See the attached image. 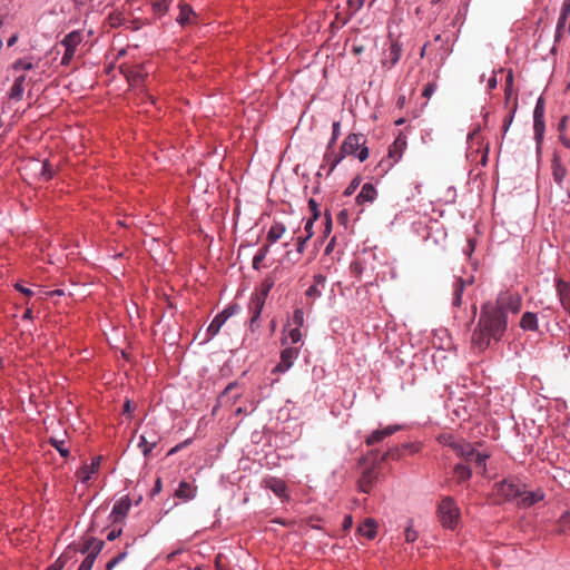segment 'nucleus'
<instances>
[{
	"label": "nucleus",
	"instance_id": "nucleus-6",
	"mask_svg": "<svg viewBox=\"0 0 570 570\" xmlns=\"http://www.w3.org/2000/svg\"><path fill=\"white\" fill-rule=\"evenodd\" d=\"M406 148V137L400 134L389 148V155L386 159L380 163V167L383 173L389 171L403 156Z\"/></svg>",
	"mask_w": 570,
	"mask_h": 570
},
{
	"label": "nucleus",
	"instance_id": "nucleus-21",
	"mask_svg": "<svg viewBox=\"0 0 570 570\" xmlns=\"http://www.w3.org/2000/svg\"><path fill=\"white\" fill-rule=\"evenodd\" d=\"M491 341H493V337L478 324L472 334L473 346L479 351H484L490 346Z\"/></svg>",
	"mask_w": 570,
	"mask_h": 570
},
{
	"label": "nucleus",
	"instance_id": "nucleus-32",
	"mask_svg": "<svg viewBox=\"0 0 570 570\" xmlns=\"http://www.w3.org/2000/svg\"><path fill=\"white\" fill-rule=\"evenodd\" d=\"M285 232L286 227L283 223L274 222L267 232V240L274 244L282 238Z\"/></svg>",
	"mask_w": 570,
	"mask_h": 570
},
{
	"label": "nucleus",
	"instance_id": "nucleus-26",
	"mask_svg": "<svg viewBox=\"0 0 570 570\" xmlns=\"http://www.w3.org/2000/svg\"><path fill=\"white\" fill-rule=\"evenodd\" d=\"M104 541L98 540L96 538H89L86 540L85 544L81 548V553H87V557H92L95 560L96 557L100 553L104 548Z\"/></svg>",
	"mask_w": 570,
	"mask_h": 570
},
{
	"label": "nucleus",
	"instance_id": "nucleus-51",
	"mask_svg": "<svg viewBox=\"0 0 570 570\" xmlns=\"http://www.w3.org/2000/svg\"><path fill=\"white\" fill-rule=\"evenodd\" d=\"M363 0H348L350 16H354L363 7Z\"/></svg>",
	"mask_w": 570,
	"mask_h": 570
},
{
	"label": "nucleus",
	"instance_id": "nucleus-11",
	"mask_svg": "<svg viewBox=\"0 0 570 570\" xmlns=\"http://www.w3.org/2000/svg\"><path fill=\"white\" fill-rule=\"evenodd\" d=\"M380 475L381 471L376 465L366 468L358 479V490L363 493H370L379 481Z\"/></svg>",
	"mask_w": 570,
	"mask_h": 570
},
{
	"label": "nucleus",
	"instance_id": "nucleus-1",
	"mask_svg": "<svg viewBox=\"0 0 570 570\" xmlns=\"http://www.w3.org/2000/svg\"><path fill=\"white\" fill-rule=\"evenodd\" d=\"M478 323L495 342L502 338L508 327L507 315L502 314V312H497L491 304H484L482 306Z\"/></svg>",
	"mask_w": 570,
	"mask_h": 570
},
{
	"label": "nucleus",
	"instance_id": "nucleus-12",
	"mask_svg": "<svg viewBox=\"0 0 570 570\" xmlns=\"http://www.w3.org/2000/svg\"><path fill=\"white\" fill-rule=\"evenodd\" d=\"M299 355V348L293 347V346H285L279 356L278 364L275 365L273 368V373H285L287 372L294 364V362L297 360Z\"/></svg>",
	"mask_w": 570,
	"mask_h": 570
},
{
	"label": "nucleus",
	"instance_id": "nucleus-38",
	"mask_svg": "<svg viewBox=\"0 0 570 570\" xmlns=\"http://www.w3.org/2000/svg\"><path fill=\"white\" fill-rule=\"evenodd\" d=\"M340 135H341V124H340V121H334L333 126H332V136L327 142L326 149H328V150L333 149Z\"/></svg>",
	"mask_w": 570,
	"mask_h": 570
},
{
	"label": "nucleus",
	"instance_id": "nucleus-35",
	"mask_svg": "<svg viewBox=\"0 0 570 570\" xmlns=\"http://www.w3.org/2000/svg\"><path fill=\"white\" fill-rule=\"evenodd\" d=\"M81 40H82L81 33L79 31H72L63 38V40L61 41V45L65 48H70V49L76 50L78 45L81 42Z\"/></svg>",
	"mask_w": 570,
	"mask_h": 570
},
{
	"label": "nucleus",
	"instance_id": "nucleus-61",
	"mask_svg": "<svg viewBox=\"0 0 570 570\" xmlns=\"http://www.w3.org/2000/svg\"><path fill=\"white\" fill-rule=\"evenodd\" d=\"M309 238H306V236H298L297 237V244H296V250L298 254H302L305 249V244Z\"/></svg>",
	"mask_w": 570,
	"mask_h": 570
},
{
	"label": "nucleus",
	"instance_id": "nucleus-17",
	"mask_svg": "<svg viewBox=\"0 0 570 570\" xmlns=\"http://www.w3.org/2000/svg\"><path fill=\"white\" fill-rule=\"evenodd\" d=\"M264 487L271 490L276 497H278L283 501L289 499L287 494V485L285 481L282 479L269 476L264 480Z\"/></svg>",
	"mask_w": 570,
	"mask_h": 570
},
{
	"label": "nucleus",
	"instance_id": "nucleus-34",
	"mask_svg": "<svg viewBox=\"0 0 570 570\" xmlns=\"http://www.w3.org/2000/svg\"><path fill=\"white\" fill-rule=\"evenodd\" d=\"M26 81V76H19L16 78L11 89H10V98L14 100H20L23 92V83Z\"/></svg>",
	"mask_w": 570,
	"mask_h": 570
},
{
	"label": "nucleus",
	"instance_id": "nucleus-3",
	"mask_svg": "<svg viewBox=\"0 0 570 570\" xmlns=\"http://www.w3.org/2000/svg\"><path fill=\"white\" fill-rule=\"evenodd\" d=\"M441 524L446 529H455L460 520V510L451 497L444 498L438 508Z\"/></svg>",
	"mask_w": 570,
	"mask_h": 570
},
{
	"label": "nucleus",
	"instance_id": "nucleus-18",
	"mask_svg": "<svg viewBox=\"0 0 570 570\" xmlns=\"http://www.w3.org/2000/svg\"><path fill=\"white\" fill-rule=\"evenodd\" d=\"M326 277L323 274H316L313 276V284L305 291L306 298L311 299L312 303L323 295L325 289Z\"/></svg>",
	"mask_w": 570,
	"mask_h": 570
},
{
	"label": "nucleus",
	"instance_id": "nucleus-42",
	"mask_svg": "<svg viewBox=\"0 0 570 570\" xmlns=\"http://www.w3.org/2000/svg\"><path fill=\"white\" fill-rule=\"evenodd\" d=\"M488 458H489L488 453H481V452H476L475 451V454L472 456V461L471 462H474L476 468H480L483 471H485V465H487Z\"/></svg>",
	"mask_w": 570,
	"mask_h": 570
},
{
	"label": "nucleus",
	"instance_id": "nucleus-64",
	"mask_svg": "<svg viewBox=\"0 0 570 570\" xmlns=\"http://www.w3.org/2000/svg\"><path fill=\"white\" fill-rule=\"evenodd\" d=\"M14 287H16V289H17V291H19L20 293H22V294H23V295H26V296H31V295H33V292H32L30 288H27V287H24V286L20 285L19 283H17V284L14 285Z\"/></svg>",
	"mask_w": 570,
	"mask_h": 570
},
{
	"label": "nucleus",
	"instance_id": "nucleus-52",
	"mask_svg": "<svg viewBox=\"0 0 570 570\" xmlns=\"http://www.w3.org/2000/svg\"><path fill=\"white\" fill-rule=\"evenodd\" d=\"M436 88H438L436 82H429L424 87L422 96L425 98H431V96L435 92Z\"/></svg>",
	"mask_w": 570,
	"mask_h": 570
},
{
	"label": "nucleus",
	"instance_id": "nucleus-55",
	"mask_svg": "<svg viewBox=\"0 0 570 570\" xmlns=\"http://www.w3.org/2000/svg\"><path fill=\"white\" fill-rule=\"evenodd\" d=\"M559 523L562 527L561 532L564 531V528L570 527V512H563L559 518Z\"/></svg>",
	"mask_w": 570,
	"mask_h": 570
},
{
	"label": "nucleus",
	"instance_id": "nucleus-36",
	"mask_svg": "<svg viewBox=\"0 0 570 570\" xmlns=\"http://www.w3.org/2000/svg\"><path fill=\"white\" fill-rule=\"evenodd\" d=\"M454 475L459 482H465L471 478L472 470L466 464L458 463L454 466Z\"/></svg>",
	"mask_w": 570,
	"mask_h": 570
},
{
	"label": "nucleus",
	"instance_id": "nucleus-24",
	"mask_svg": "<svg viewBox=\"0 0 570 570\" xmlns=\"http://www.w3.org/2000/svg\"><path fill=\"white\" fill-rule=\"evenodd\" d=\"M101 462V456H97L92 459L91 463L89 465H83L77 471L78 479L81 482H88L91 479V475L95 474Z\"/></svg>",
	"mask_w": 570,
	"mask_h": 570
},
{
	"label": "nucleus",
	"instance_id": "nucleus-22",
	"mask_svg": "<svg viewBox=\"0 0 570 570\" xmlns=\"http://www.w3.org/2000/svg\"><path fill=\"white\" fill-rule=\"evenodd\" d=\"M472 279H463L461 277H455L452 284V298L451 304L453 307H460L462 304V295L466 287V285H471Z\"/></svg>",
	"mask_w": 570,
	"mask_h": 570
},
{
	"label": "nucleus",
	"instance_id": "nucleus-45",
	"mask_svg": "<svg viewBox=\"0 0 570 570\" xmlns=\"http://www.w3.org/2000/svg\"><path fill=\"white\" fill-rule=\"evenodd\" d=\"M240 312V306L238 304H232L227 306L225 309H223L219 314L226 317V321L238 314Z\"/></svg>",
	"mask_w": 570,
	"mask_h": 570
},
{
	"label": "nucleus",
	"instance_id": "nucleus-31",
	"mask_svg": "<svg viewBox=\"0 0 570 570\" xmlns=\"http://www.w3.org/2000/svg\"><path fill=\"white\" fill-rule=\"evenodd\" d=\"M226 322V317L220 315L219 313L213 318V321L210 322V324L208 325L207 330H206V335H207V340H212L213 337H215L222 326L225 324Z\"/></svg>",
	"mask_w": 570,
	"mask_h": 570
},
{
	"label": "nucleus",
	"instance_id": "nucleus-9",
	"mask_svg": "<svg viewBox=\"0 0 570 570\" xmlns=\"http://www.w3.org/2000/svg\"><path fill=\"white\" fill-rule=\"evenodd\" d=\"M267 296V292L264 293H254L250 296L249 303H248V312H249V328L250 331H255L258 325V318L262 315V311L265 305V299Z\"/></svg>",
	"mask_w": 570,
	"mask_h": 570
},
{
	"label": "nucleus",
	"instance_id": "nucleus-2",
	"mask_svg": "<svg viewBox=\"0 0 570 570\" xmlns=\"http://www.w3.org/2000/svg\"><path fill=\"white\" fill-rule=\"evenodd\" d=\"M365 144L366 137L363 134H350L343 140L340 153L344 157L353 156L363 163L370 156V150Z\"/></svg>",
	"mask_w": 570,
	"mask_h": 570
},
{
	"label": "nucleus",
	"instance_id": "nucleus-29",
	"mask_svg": "<svg viewBox=\"0 0 570 570\" xmlns=\"http://www.w3.org/2000/svg\"><path fill=\"white\" fill-rule=\"evenodd\" d=\"M175 495L185 501L191 500L196 495V488L186 481H181L175 491Z\"/></svg>",
	"mask_w": 570,
	"mask_h": 570
},
{
	"label": "nucleus",
	"instance_id": "nucleus-48",
	"mask_svg": "<svg viewBox=\"0 0 570 570\" xmlns=\"http://www.w3.org/2000/svg\"><path fill=\"white\" fill-rule=\"evenodd\" d=\"M127 80L131 87H138L140 82L142 81V78L138 72L130 71L126 75Z\"/></svg>",
	"mask_w": 570,
	"mask_h": 570
},
{
	"label": "nucleus",
	"instance_id": "nucleus-41",
	"mask_svg": "<svg viewBox=\"0 0 570 570\" xmlns=\"http://www.w3.org/2000/svg\"><path fill=\"white\" fill-rule=\"evenodd\" d=\"M294 325V327H302L304 325V311L302 308H296L293 313L291 323L288 326Z\"/></svg>",
	"mask_w": 570,
	"mask_h": 570
},
{
	"label": "nucleus",
	"instance_id": "nucleus-8",
	"mask_svg": "<svg viewBox=\"0 0 570 570\" xmlns=\"http://www.w3.org/2000/svg\"><path fill=\"white\" fill-rule=\"evenodd\" d=\"M402 56V45L399 40L392 39L389 45L383 49L381 57V67L385 70H391L396 66Z\"/></svg>",
	"mask_w": 570,
	"mask_h": 570
},
{
	"label": "nucleus",
	"instance_id": "nucleus-54",
	"mask_svg": "<svg viewBox=\"0 0 570 570\" xmlns=\"http://www.w3.org/2000/svg\"><path fill=\"white\" fill-rule=\"evenodd\" d=\"M515 110H517V106H514L512 112L504 119L503 125H502L503 135H505L508 132V130L513 121Z\"/></svg>",
	"mask_w": 570,
	"mask_h": 570
},
{
	"label": "nucleus",
	"instance_id": "nucleus-63",
	"mask_svg": "<svg viewBox=\"0 0 570 570\" xmlns=\"http://www.w3.org/2000/svg\"><path fill=\"white\" fill-rule=\"evenodd\" d=\"M352 525H353L352 515H350V514L345 515L343 523H342L343 530H350L352 528Z\"/></svg>",
	"mask_w": 570,
	"mask_h": 570
},
{
	"label": "nucleus",
	"instance_id": "nucleus-27",
	"mask_svg": "<svg viewBox=\"0 0 570 570\" xmlns=\"http://www.w3.org/2000/svg\"><path fill=\"white\" fill-rule=\"evenodd\" d=\"M302 341V332L299 327L284 328L281 343L283 346H289V344H297Z\"/></svg>",
	"mask_w": 570,
	"mask_h": 570
},
{
	"label": "nucleus",
	"instance_id": "nucleus-15",
	"mask_svg": "<svg viewBox=\"0 0 570 570\" xmlns=\"http://www.w3.org/2000/svg\"><path fill=\"white\" fill-rule=\"evenodd\" d=\"M444 444L451 446L455 453L466 461H472V456L475 454V449L472 444L466 442H456L451 435L444 438Z\"/></svg>",
	"mask_w": 570,
	"mask_h": 570
},
{
	"label": "nucleus",
	"instance_id": "nucleus-49",
	"mask_svg": "<svg viewBox=\"0 0 570 570\" xmlns=\"http://www.w3.org/2000/svg\"><path fill=\"white\" fill-rule=\"evenodd\" d=\"M400 458H401L400 449L391 448L382 455V461H385L387 459L399 460Z\"/></svg>",
	"mask_w": 570,
	"mask_h": 570
},
{
	"label": "nucleus",
	"instance_id": "nucleus-10",
	"mask_svg": "<svg viewBox=\"0 0 570 570\" xmlns=\"http://www.w3.org/2000/svg\"><path fill=\"white\" fill-rule=\"evenodd\" d=\"M568 33H570V0H563L556 27L554 41H560Z\"/></svg>",
	"mask_w": 570,
	"mask_h": 570
},
{
	"label": "nucleus",
	"instance_id": "nucleus-33",
	"mask_svg": "<svg viewBox=\"0 0 570 570\" xmlns=\"http://www.w3.org/2000/svg\"><path fill=\"white\" fill-rule=\"evenodd\" d=\"M193 17H195V12L189 4L183 3L179 6V14L176 20L180 26L190 23Z\"/></svg>",
	"mask_w": 570,
	"mask_h": 570
},
{
	"label": "nucleus",
	"instance_id": "nucleus-43",
	"mask_svg": "<svg viewBox=\"0 0 570 570\" xmlns=\"http://www.w3.org/2000/svg\"><path fill=\"white\" fill-rule=\"evenodd\" d=\"M53 174H55L53 167L51 166V164L48 160H45L41 164L40 176L45 180H49L53 177Z\"/></svg>",
	"mask_w": 570,
	"mask_h": 570
},
{
	"label": "nucleus",
	"instance_id": "nucleus-20",
	"mask_svg": "<svg viewBox=\"0 0 570 570\" xmlns=\"http://www.w3.org/2000/svg\"><path fill=\"white\" fill-rule=\"evenodd\" d=\"M130 507V499L127 495L121 497L112 508V511L110 513L111 521L114 523L120 522L127 515Z\"/></svg>",
	"mask_w": 570,
	"mask_h": 570
},
{
	"label": "nucleus",
	"instance_id": "nucleus-16",
	"mask_svg": "<svg viewBox=\"0 0 570 570\" xmlns=\"http://www.w3.org/2000/svg\"><path fill=\"white\" fill-rule=\"evenodd\" d=\"M345 157L338 151L335 153L333 149L328 150L326 149L324 157H323V164L320 167V170L317 173L318 176L322 175V170L326 169V175H331L336 166L344 159Z\"/></svg>",
	"mask_w": 570,
	"mask_h": 570
},
{
	"label": "nucleus",
	"instance_id": "nucleus-30",
	"mask_svg": "<svg viewBox=\"0 0 570 570\" xmlns=\"http://www.w3.org/2000/svg\"><path fill=\"white\" fill-rule=\"evenodd\" d=\"M552 176H553V179L554 181L558 184V185H561L564 177H566V174H567V169L566 167L562 165L561 160L559 159L558 156L554 155L553 159H552Z\"/></svg>",
	"mask_w": 570,
	"mask_h": 570
},
{
	"label": "nucleus",
	"instance_id": "nucleus-14",
	"mask_svg": "<svg viewBox=\"0 0 570 570\" xmlns=\"http://www.w3.org/2000/svg\"><path fill=\"white\" fill-rule=\"evenodd\" d=\"M400 430H402V425L400 424H391L385 426L384 429L375 430L370 435L366 436L365 443L368 446H373L382 442L385 438L393 435Z\"/></svg>",
	"mask_w": 570,
	"mask_h": 570
},
{
	"label": "nucleus",
	"instance_id": "nucleus-4",
	"mask_svg": "<svg viewBox=\"0 0 570 570\" xmlns=\"http://www.w3.org/2000/svg\"><path fill=\"white\" fill-rule=\"evenodd\" d=\"M523 488H525V484H523L518 479L507 478L494 484V492L504 501L512 502L519 501V498L523 492Z\"/></svg>",
	"mask_w": 570,
	"mask_h": 570
},
{
	"label": "nucleus",
	"instance_id": "nucleus-28",
	"mask_svg": "<svg viewBox=\"0 0 570 570\" xmlns=\"http://www.w3.org/2000/svg\"><path fill=\"white\" fill-rule=\"evenodd\" d=\"M520 327L523 331L537 332L539 330L538 316L535 313L525 312L521 316Z\"/></svg>",
	"mask_w": 570,
	"mask_h": 570
},
{
	"label": "nucleus",
	"instance_id": "nucleus-58",
	"mask_svg": "<svg viewBox=\"0 0 570 570\" xmlns=\"http://www.w3.org/2000/svg\"><path fill=\"white\" fill-rule=\"evenodd\" d=\"M402 449L407 450L411 454L417 453L421 449L420 443L411 442V443H404L402 445Z\"/></svg>",
	"mask_w": 570,
	"mask_h": 570
},
{
	"label": "nucleus",
	"instance_id": "nucleus-46",
	"mask_svg": "<svg viewBox=\"0 0 570 570\" xmlns=\"http://www.w3.org/2000/svg\"><path fill=\"white\" fill-rule=\"evenodd\" d=\"M361 177L360 176H356L352 179V181L350 183V185L346 187L345 191H344V195L345 196H351L355 193V190L358 188V186L361 185Z\"/></svg>",
	"mask_w": 570,
	"mask_h": 570
},
{
	"label": "nucleus",
	"instance_id": "nucleus-19",
	"mask_svg": "<svg viewBox=\"0 0 570 570\" xmlns=\"http://www.w3.org/2000/svg\"><path fill=\"white\" fill-rule=\"evenodd\" d=\"M556 291L562 308L570 314V283L556 278Z\"/></svg>",
	"mask_w": 570,
	"mask_h": 570
},
{
	"label": "nucleus",
	"instance_id": "nucleus-40",
	"mask_svg": "<svg viewBox=\"0 0 570 570\" xmlns=\"http://www.w3.org/2000/svg\"><path fill=\"white\" fill-rule=\"evenodd\" d=\"M513 82H514L513 71L509 70L507 73L505 85H504V96H505L507 101L510 99V97L513 94Z\"/></svg>",
	"mask_w": 570,
	"mask_h": 570
},
{
	"label": "nucleus",
	"instance_id": "nucleus-37",
	"mask_svg": "<svg viewBox=\"0 0 570 570\" xmlns=\"http://www.w3.org/2000/svg\"><path fill=\"white\" fill-rule=\"evenodd\" d=\"M269 252L268 245H263L253 257V268L258 271L261 268L262 262L266 258Z\"/></svg>",
	"mask_w": 570,
	"mask_h": 570
},
{
	"label": "nucleus",
	"instance_id": "nucleus-56",
	"mask_svg": "<svg viewBox=\"0 0 570 570\" xmlns=\"http://www.w3.org/2000/svg\"><path fill=\"white\" fill-rule=\"evenodd\" d=\"M75 53H76L75 49L66 48L65 53H63L62 59H61V63L62 65H69V62L75 57Z\"/></svg>",
	"mask_w": 570,
	"mask_h": 570
},
{
	"label": "nucleus",
	"instance_id": "nucleus-39",
	"mask_svg": "<svg viewBox=\"0 0 570 570\" xmlns=\"http://www.w3.org/2000/svg\"><path fill=\"white\" fill-rule=\"evenodd\" d=\"M169 8V0L156 1L153 2V11L155 16L161 17L164 16Z\"/></svg>",
	"mask_w": 570,
	"mask_h": 570
},
{
	"label": "nucleus",
	"instance_id": "nucleus-62",
	"mask_svg": "<svg viewBox=\"0 0 570 570\" xmlns=\"http://www.w3.org/2000/svg\"><path fill=\"white\" fill-rule=\"evenodd\" d=\"M497 86H498V79H497L495 71H493V75L488 79L487 87H488V90L491 91V90L495 89Z\"/></svg>",
	"mask_w": 570,
	"mask_h": 570
},
{
	"label": "nucleus",
	"instance_id": "nucleus-50",
	"mask_svg": "<svg viewBox=\"0 0 570 570\" xmlns=\"http://www.w3.org/2000/svg\"><path fill=\"white\" fill-rule=\"evenodd\" d=\"M404 534L405 541L409 543H412L417 539V532L413 529L412 524L406 527Z\"/></svg>",
	"mask_w": 570,
	"mask_h": 570
},
{
	"label": "nucleus",
	"instance_id": "nucleus-7",
	"mask_svg": "<svg viewBox=\"0 0 570 570\" xmlns=\"http://www.w3.org/2000/svg\"><path fill=\"white\" fill-rule=\"evenodd\" d=\"M533 131L537 149L540 150L546 131L544 100L542 97L538 98L533 110Z\"/></svg>",
	"mask_w": 570,
	"mask_h": 570
},
{
	"label": "nucleus",
	"instance_id": "nucleus-23",
	"mask_svg": "<svg viewBox=\"0 0 570 570\" xmlns=\"http://www.w3.org/2000/svg\"><path fill=\"white\" fill-rule=\"evenodd\" d=\"M377 198V190L371 183H365L360 193L356 196V203L358 205L372 204Z\"/></svg>",
	"mask_w": 570,
	"mask_h": 570
},
{
	"label": "nucleus",
	"instance_id": "nucleus-60",
	"mask_svg": "<svg viewBox=\"0 0 570 570\" xmlns=\"http://www.w3.org/2000/svg\"><path fill=\"white\" fill-rule=\"evenodd\" d=\"M308 207H309V209H311V212H312V214H313V215H312L313 219H317V218H318L320 213H318V205H317L316 200H315V199H313V198H311V199L308 200Z\"/></svg>",
	"mask_w": 570,
	"mask_h": 570
},
{
	"label": "nucleus",
	"instance_id": "nucleus-25",
	"mask_svg": "<svg viewBox=\"0 0 570 570\" xmlns=\"http://www.w3.org/2000/svg\"><path fill=\"white\" fill-rule=\"evenodd\" d=\"M357 533L368 540H373L377 533V523L374 519H365L358 527Z\"/></svg>",
	"mask_w": 570,
	"mask_h": 570
},
{
	"label": "nucleus",
	"instance_id": "nucleus-44",
	"mask_svg": "<svg viewBox=\"0 0 570 570\" xmlns=\"http://www.w3.org/2000/svg\"><path fill=\"white\" fill-rule=\"evenodd\" d=\"M63 440L50 439V444L60 453L61 456L67 458L69 455V450L65 446Z\"/></svg>",
	"mask_w": 570,
	"mask_h": 570
},
{
	"label": "nucleus",
	"instance_id": "nucleus-47",
	"mask_svg": "<svg viewBox=\"0 0 570 570\" xmlns=\"http://www.w3.org/2000/svg\"><path fill=\"white\" fill-rule=\"evenodd\" d=\"M67 563L66 554L60 556L51 566H49L46 570H62Z\"/></svg>",
	"mask_w": 570,
	"mask_h": 570
},
{
	"label": "nucleus",
	"instance_id": "nucleus-5",
	"mask_svg": "<svg viewBox=\"0 0 570 570\" xmlns=\"http://www.w3.org/2000/svg\"><path fill=\"white\" fill-rule=\"evenodd\" d=\"M492 307L507 316L508 313L518 314L522 307V297L518 293L502 292L498 295L495 305H492Z\"/></svg>",
	"mask_w": 570,
	"mask_h": 570
},
{
	"label": "nucleus",
	"instance_id": "nucleus-59",
	"mask_svg": "<svg viewBox=\"0 0 570 570\" xmlns=\"http://www.w3.org/2000/svg\"><path fill=\"white\" fill-rule=\"evenodd\" d=\"M95 560L92 557H86L81 564L79 566L78 570H91L94 566Z\"/></svg>",
	"mask_w": 570,
	"mask_h": 570
},
{
	"label": "nucleus",
	"instance_id": "nucleus-13",
	"mask_svg": "<svg viewBox=\"0 0 570 570\" xmlns=\"http://www.w3.org/2000/svg\"><path fill=\"white\" fill-rule=\"evenodd\" d=\"M544 498L546 493L541 488H537L533 491H527L525 488H523V492L519 498V501H517V505L522 509H529L543 501Z\"/></svg>",
	"mask_w": 570,
	"mask_h": 570
},
{
	"label": "nucleus",
	"instance_id": "nucleus-57",
	"mask_svg": "<svg viewBox=\"0 0 570 570\" xmlns=\"http://www.w3.org/2000/svg\"><path fill=\"white\" fill-rule=\"evenodd\" d=\"M316 219H313V217L308 218L306 222H305V225H304V229H305V233H306V238H311L314 234L313 232V226H314V222Z\"/></svg>",
	"mask_w": 570,
	"mask_h": 570
},
{
	"label": "nucleus",
	"instance_id": "nucleus-53",
	"mask_svg": "<svg viewBox=\"0 0 570 570\" xmlns=\"http://www.w3.org/2000/svg\"><path fill=\"white\" fill-rule=\"evenodd\" d=\"M13 68L16 70H18V69L31 70L33 68V65L30 61L19 59L13 63Z\"/></svg>",
	"mask_w": 570,
	"mask_h": 570
}]
</instances>
